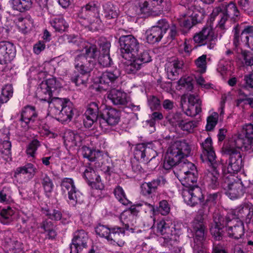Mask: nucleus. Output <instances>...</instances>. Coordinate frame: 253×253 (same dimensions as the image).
I'll use <instances>...</instances> for the list:
<instances>
[{
  "mask_svg": "<svg viewBox=\"0 0 253 253\" xmlns=\"http://www.w3.org/2000/svg\"><path fill=\"white\" fill-rule=\"evenodd\" d=\"M154 151L147 147L143 143L137 144L134 151V158L138 161H141L144 162L145 161V158L147 157V160L149 159L148 155Z\"/></svg>",
  "mask_w": 253,
  "mask_h": 253,
  "instance_id": "obj_29",
  "label": "nucleus"
},
{
  "mask_svg": "<svg viewBox=\"0 0 253 253\" xmlns=\"http://www.w3.org/2000/svg\"><path fill=\"white\" fill-rule=\"evenodd\" d=\"M43 213L49 218L54 220H59L61 219L62 213L61 212L57 210H45L43 211Z\"/></svg>",
  "mask_w": 253,
  "mask_h": 253,
  "instance_id": "obj_58",
  "label": "nucleus"
},
{
  "mask_svg": "<svg viewBox=\"0 0 253 253\" xmlns=\"http://www.w3.org/2000/svg\"><path fill=\"white\" fill-rule=\"evenodd\" d=\"M42 83L47 86V88L50 91V93H53L56 96L58 95L60 90L61 84L56 78H51Z\"/></svg>",
  "mask_w": 253,
  "mask_h": 253,
  "instance_id": "obj_37",
  "label": "nucleus"
},
{
  "mask_svg": "<svg viewBox=\"0 0 253 253\" xmlns=\"http://www.w3.org/2000/svg\"><path fill=\"white\" fill-rule=\"evenodd\" d=\"M40 180L46 195L49 196V194L53 191L54 187L52 179L47 174L42 173Z\"/></svg>",
  "mask_w": 253,
  "mask_h": 253,
  "instance_id": "obj_38",
  "label": "nucleus"
},
{
  "mask_svg": "<svg viewBox=\"0 0 253 253\" xmlns=\"http://www.w3.org/2000/svg\"><path fill=\"white\" fill-rule=\"evenodd\" d=\"M83 140V136L72 131H69L65 136V142L70 147L79 146Z\"/></svg>",
  "mask_w": 253,
  "mask_h": 253,
  "instance_id": "obj_32",
  "label": "nucleus"
},
{
  "mask_svg": "<svg viewBox=\"0 0 253 253\" xmlns=\"http://www.w3.org/2000/svg\"><path fill=\"white\" fill-rule=\"evenodd\" d=\"M74 64L78 72L89 75L94 67L95 60L87 59L84 55L79 54L76 56Z\"/></svg>",
  "mask_w": 253,
  "mask_h": 253,
  "instance_id": "obj_18",
  "label": "nucleus"
},
{
  "mask_svg": "<svg viewBox=\"0 0 253 253\" xmlns=\"http://www.w3.org/2000/svg\"><path fill=\"white\" fill-rule=\"evenodd\" d=\"M197 122L195 121H186L185 119L179 128L183 131L191 132L197 126Z\"/></svg>",
  "mask_w": 253,
  "mask_h": 253,
  "instance_id": "obj_62",
  "label": "nucleus"
},
{
  "mask_svg": "<svg viewBox=\"0 0 253 253\" xmlns=\"http://www.w3.org/2000/svg\"><path fill=\"white\" fill-rule=\"evenodd\" d=\"M170 210V205L167 200H163L159 202V211L162 215H167Z\"/></svg>",
  "mask_w": 253,
  "mask_h": 253,
  "instance_id": "obj_63",
  "label": "nucleus"
},
{
  "mask_svg": "<svg viewBox=\"0 0 253 253\" xmlns=\"http://www.w3.org/2000/svg\"><path fill=\"white\" fill-rule=\"evenodd\" d=\"M233 45L235 47V48H237L238 46L240 45L241 42H242V40L241 38V36H242L241 34V27L238 25H237L235 26L233 29Z\"/></svg>",
  "mask_w": 253,
  "mask_h": 253,
  "instance_id": "obj_51",
  "label": "nucleus"
},
{
  "mask_svg": "<svg viewBox=\"0 0 253 253\" xmlns=\"http://www.w3.org/2000/svg\"><path fill=\"white\" fill-rule=\"evenodd\" d=\"M15 55L16 50L13 43L8 41L0 42V64L4 65L10 62Z\"/></svg>",
  "mask_w": 253,
  "mask_h": 253,
  "instance_id": "obj_15",
  "label": "nucleus"
},
{
  "mask_svg": "<svg viewBox=\"0 0 253 253\" xmlns=\"http://www.w3.org/2000/svg\"><path fill=\"white\" fill-rule=\"evenodd\" d=\"M13 95V87L11 84H5L1 89L0 98L3 102L6 103L9 100Z\"/></svg>",
  "mask_w": 253,
  "mask_h": 253,
  "instance_id": "obj_50",
  "label": "nucleus"
},
{
  "mask_svg": "<svg viewBox=\"0 0 253 253\" xmlns=\"http://www.w3.org/2000/svg\"><path fill=\"white\" fill-rule=\"evenodd\" d=\"M239 14V11L236 4L233 2H230L228 4H223L215 7L212 11V15L219 17L220 19L218 24L220 28H223L228 18H235L238 17Z\"/></svg>",
  "mask_w": 253,
  "mask_h": 253,
  "instance_id": "obj_8",
  "label": "nucleus"
},
{
  "mask_svg": "<svg viewBox=\"0 0 253 253\" xmlns=\"http://www.w3.org/2000/svg\"><path fill=\"white\" fill-rule=\"evenodd\" d=\"M197 175V170L195 169V171H191L190 172L186 174V176H183V178H180L179 180L183 186L189 188L194 186L193 184L197 182L198 179Z\"/></svg>",
  "mask_w": 253,
  "mask_h": 253,
  "instance_id": "obj_34",
  "label": "nucleus"
},
{
  "mask_svg": "<svg viewBox=\"0 0 253 253\" xmlns=\"http://www.w3.org/2000/svg\"><path fill=\"white\" fill-rule=\"evenodd\" d=\"M169 123L175 127H179L185 120L184 114L180 112L169 113L167 117Z\"/></svg>",
  "mask_w": 253,
  "mask_h": 253,
  "instance_id": "obj_33",
  "label": "nucleus"
},
{
  "mask_svg": "<svg viewBox=\"0 0 253 253\" xmlns=\"http://www.w3.org/2000/svg\"><path fill=\"white\" fill-rule=\"evenodd\" d=\"M14 211L10 208L3 209L0 212V222L3 224L10 223L13 219Z\"/></svg>",
  "mask_w": 253,
  "mask_h": 253,
  "instance_id": "obj_39",
  "label": "nucleus"
},
{
  "mask_svg": "<svg viewBox=\"0 0 253 253\" xmlns=\"http://www.w3.org/2000/svg\"><path fill=\"white\" fill-rule=\"evenodd\" d=\"M107 97L114 105L116 106H125L128 103L126 93L121 89H111L108 92Z\"/></svg>",
  "mask_w": 253,
  "mask_h": 253,
  "instance_id": "obj_24",
  "label": "nucleus"
},
{
  "mask_svg": "<svg viewBox=\"0 0 253 253\" xmlns=\"http://www.w3.org/2000/svg\"><path fill=\"white\" fill-rule=\"evenodd\" d=\"M218 115L216 113H213L211 116L207 118V124L206 130L207 131L212 130L217 123Z\"/></svg>",
  "mask_w": 253,
  "mask_h": 253,
  "instance_id": "obj_56",
  "label": "nucleus"
},
{
  "mask_svg": "<svg viewBox=\"0 0 253 253\" xmlns=\"http://www.w3.org/2000/svg\"><path fill=\"white\" fill-rule=\"evenodd\" d=\"M111 228L106 226L99 224L95 228L96 233L101 237H104L108 240Z\"/></svg>",
  "mask_w": 253,
  "mask_h": 253,
  "instance_id": "obj_55",
  "label": "nucleus"
},
{
  "mask_svg": "<svg viewBox=\"0 0 253 253\" xmlns=\"http://www.w3.org/2000/svg\"><path fill=\"white\" fill-rule=\"evenodd\" d=\"M120 76L121 71L118 69L107 70L102 73L99 78V83L107 87H112L114 84L118 82Z\"/></svg>",
  "mask_w": 253,
  "mask_h": 253,
  "instance_id": "obj_23",
  "label": "nucleus"
},
{
  "mask_svg": "<svg viewBox=\"0 0 253 253\" xmlns=\"http://www.w3.org/2000/svg\"><path fill=\"white\" fill-rule=\"evenodd\" d=\"M36 169L31 163L27 164L23 167L16 169L14 172V176L17 179L21 178L22 175H26L25 177V181H27L31 179L35 174Z\"/></svg>",
  "mask_w": 253,
  "mask_h": 253,
  "instance_id": "obj_27",
  "label": "nucleus"
},
{
  "mask_svg": "<svg viewBox=\"0 0 253 253\" xmlns=\"http://www.w3.org/2000/svg\"><path fill=\"white\" fill-rule=\"evenodd\" d=\"M16 21L18 26L22 30L28 29L33 25V20L30 16L18 17Z\"/></svg>",
  "mask_w": 253,
  "mask_h": 253,
  "instance_id": "obj_49",
  "label": "nucleus"
},
{
  "mask_svg": "<svg viewBox=\"0 0 253 253\" xmlns=\"http://www.w3.org/2000/svg\"><path fill=\"white\" fill-rule=\"evenodd\" d=\"M242 56L245 61V64L247 66H251L253 68V56L249 54L248 51L244 50L242 51Z\"/></svg>",
  "mask_w": 253,
  "mask_h": 253,
  "instance_id": "obj_64",
  "label": "nucleus"
},
{
  "mask_svg": "<svg viewBox=\"0 0 253 253\" xmlns=\"http://www.w3.org/2000/svg\"><path fill=\"white\" fill-rule=\"evenodd\" d=\"M192 224V231L194 233V253H206L207 230L202 216L195 218Z\"/></svg>",
  "mask_w": 253,
  "mask_h": 253,
  "instance_id": "obj_4",
  "label": "nucleus"
},
{
  "mask_svg": "<svg viewBox=\"0 0 253 253\" xmlns=\"http://www.w3.org/2000/svg\"><path fill=\"white\" fill-rule=\"evenodd\" d=\"M253 216V208L249 205H244L228 213L226 216L236 220H245L246 223H250Z\"/></svg>",
  "mask_w": 253,
  "mask_h": 253,
  "instance_id": "obj_16",
  "label": "nucleus"
},
{
  "mask_svg": "<svg viewBox=\"0 0 253 253\" xmlns=\"http://www.w3.org/2000/svg\"><path fill=\"white\" fill-rule=\"evenodd\" d=\"M203 149L201 159L203 162L207 164H213L215 161L216 155L213 150L211 138L208 137L201 143Z\"/></svg>",
  "mask_w": 253,
  "mask_h": 253,
  "instance_id": "obj_22",
  "label": "nucleus"
},
{
  "mask_svg": "<svg viewBox=\"0 0 253 253\" xmlns=\"http://www.w3.org/2000/svg\"><path fill=\"white\" fill-rule=\"evenodd\" d=\"M136 55H133L132 58H135L138 62L141 63H146L151 61V56L150 55L147 50H143L140 53H137Z\"/></svg>",
  "mask_w": 253,
  "mask_h": 253,
  "instance_id": "obj_52",
  "label": "nucleus"
},
{
  "mask_svg": "<svg viewBox=\"0 0 253 253\" xmlns=\"http://www.w3.org/2000/svg\"><path fill=\"white\" fill-rule=\"evenodd\" d=\"M233 138L234 146L242 151L247 152L253 156V141L246 142V140L241 137V135L235 136Z\"/></svg>",
  "mask_w": 253,
  "mask_h": 253,
  "instance_id": "obj_30",
  "label": "nucleus"
},
{
  "mask_svg": "<svg viewBox=\"0 0 253 253\" xmlns=\"http://www.w3.org/2000/svg\"><path fill=\"white\" fill-rule=\"evenodd\" d=\"M229 217H224L218 213H214L213 222L211 224L210 230L211 235L214 240L220 241L223 236V228L226 226Z\"/></svg>",
  "mask_w": 253,
  "mask_h": 253,
  "instance_id": "obj_10",
  "label": "nucleus"
},
{
  "mask_svg": "<svg viewBox=\"0 0 253 253\" xmlns=\"http://www.w3.org/2000/svg\"><path fill=\"white\" fill-rule=\"evenodd\" d=\"M98 105L97 102H92L87 105L84 113L85 118L84 119V125L85 127L91 128L94 123L98 121L100 118V108Z\"/></svg>",
  "mask_w": 253,
  "mask_h": 253,
  "instance_id": "obj_14",
  "label": "nucleus"
},
{
  "mask_svg": "<svg viewBox=\"0 0 253 253\" xmlns=\"http://www.w3.org/2000/svg\"><path fill=\"white\" fill-rule=\"evenodd\" d=\"M50 24L56 31L58 32L64 31L68 27L64 18L61 16H58L51 20Z\"/></svg>",
  "mask_w": 253,
  "mask_h": 253,
  "instance_id": "obj_43",
  "label": "nucleus"
},
{
  "mask_svg": "<svg viewBox=\"0 0 253 253\" xmlns=\"http://www.w3.org/2000/svg\"><path fill=\"white\" fill-rule=\"evenodd\" d=\"M37 96L40 100L47 101L49 105L48 114L61 122L70 121L74 114L73 105L68 99L59 98L50 93L42 83L38 88Z\"/></svg>",
  "mask_w": 253,
  "mask_h": 253,
  "instance_id": "obj_2",
  "label": "nucleus"
},
{
  "mask_svg": "<svg viewBox=\"0 0 253 253\" xmlns=\"http://www.w3.org/2000/svg\"><path fill=\"white\" fill-rule=\"evenodd\" d=\"M146 33L147 42L152 44L160 42L165 34L164 30L153 26L148 30Z\"/></svg>",
  "mask_w": 253,
  "mask_h": 253,
  "instance_id": "obj_31",
  "label": "nucleus"
},
{
  "mask_svg": "<svg viewBox=\"0 0 253 253\" xmlns=\"http://www.w3.org/2000/svg\"><path fill=\"white\" fill-rule=\"evenodd\" d=\"M130 211H124L120 215V219L125 225V229L128 230L130 225H133V221L135 219L134 215L131 214Z\"/></svg>",
  "mask_w": 253,
  "mask_h": 253,
  "instance_id": "obj_44",
  "label": "nucleus"
},
{
  "mask_svg": "<svg viewBox=\"0 0 253 253\" xmlns=\"http://www.w3.org/2000/svg\"><path fill=\"white\" fill-rule=\"evenodd\" d=\"M213 164H207L210 169L207 170L205 179L208 185L212 189L216 188L219 184L220 174L217 169V164L215 161Z\"/></svg>",
  "mask_w": 253,
  "mask_h": 253,
  "instance_id": "obj_20",
  "label": "nucleus"
},
{
  "mask_svg": "<svg viewBox=\"0 0 253 253\" xmlns=\"http://www.w3.org/2000/svg\"><path fill=\"white\" fill-rule=\"evenodd\" d=\"M233 138L228 145L222 148V152L225 155L229 156L227 171L228 174H232L239 172L243 167V159L240 152V149L233 145Z\"/></svg>",
  "mask_w": 253,
  "mask_h": 253,
  "instance_id": "obj_5",
  "label": "nucleus"
},
{
  "mask_svg": "<svg viewBox=\"0 0 253 253\" xmlns=\"http://www.w3.org/2000/svg\"><path fill=\"white\" fill-rule=\"evenodd\" d=\"M41 145L40 142L35 139L31 141L27 145L26 153L31 157H34L38 147Z\"/></svg>",
  "mask_w": 253,
  "mask_h": 253,
  "instance_id": "obj_54",
  "label": "nucleus"
},
{
  "mask_svg": "<svg viewBox=\"0 0 253 253\" xmlns=\"http://www.w3.org/2000/svg\"><path fill=\"white\" fill-rule=\"evenodd\" d=\"M114 194L118 201L124 205L127 206L130 202L126 198L122 187L117 186L114 190Z\"/></svg>",
  "mask_w": 253,
  "mask_h": 253,
  "instance_id": "obj_48",
  "label": "nucleus"
},
{
  "mask_svg": "<svg viewBox=\"0 0 253 253\" xmlns=\"http://www.w3.org/2000/svg\"><path fill=\"white\" fill-rule=\"evenodd\" d=\"M88 240V235L84 230L79 229L75 231L70 245V253H79L86 249Z\"/></svg>",
  "mask_w": 253,
  "mask_h": 253,
  "instance_id": "obj_12",
  "label": "nucleus"
},
{
  "mask_svg": "<svg viewBox=\"0 0 253 253\" xmlns=\"http://www.w3.org/2000/svg\"><path fill=\"white\" fill-rule=\"evenodd\" d=\"M82 151L83 157L88 159L91 162L95 161L101 155V152L99 151L92 150L86 146L83 147Z\"/></svg>",
  "mask_w": 253,
  "mask_h": 253,
  "instance_id": "obj_42",
  "label": "nucleus"
},
{
  "mask_svg": "<svg viewBox=\"0 0 253 253\" xmlns=\"http://www.w3.org/2000/svg\"><path fill=\"white\" fill-rule=\"evenodd\" d=\"M241 135V137L246 140V142L253 141V125L247 124L243 126L241 133L237 136Z\"/></svg>",
  "mask_w": 253,
  "mask_h": 253,
  "instance_id": "obj_41",
  "label": "nucleus"
},
{
  "mask_svg": "<svg viewBox=\"0 0 253 253\" xmlns=\"http://www.w3.org/2000/svg\"><path fill=\"white\" fill-rule=\"evenodd\" d=\"M100 118L98 122L100 126L104 130H107V126H115L120 121L121 113L113 108H105L102 112L99 110Z\"/></svg>",
  "mask_w": 253,
  "mask_h": 253,
  "instance_id": "obj_9",
  "label": "nucleus"
},
{
  "mask_svg": "<svg viewBox=\"0 0 253 253\" xmlns=\"http://www.w3.org/2000/svg\"><path fill=\"white\" fill-rule=\"evenodd\" d=\"M184 66L182 59L174 58L166 64L165 69L169 78L171 80H175L178 75L182 72Z\"/></svg>",
  "mask_w": 253,
  "mask_h": 253,
  "instance_id": "obj_21",
  "label": "nucleus"
},
{
  "mask_svg": "<svg viewBox=\"0 0 253 253\" xmlns=\"http://www.w3.org/2000/svg\"><path fill=\"white\" fill-rule=\"evenodd\" d=\"M98 63L104 67L110 66L112 64L113 61L110 54H100L98 57Z\"/></svg>",
  "mask_w": 253,
  "mask_h": 253,
  "instance_id": "obj_60",
  "label": "nucleus"
},
{
  "mask_svg": "<svg viewBox=\"0 0 253 253\" xmlns=\"http://www.w3.org/2000/svg\"><path fill=\"white\" fill-rule=\"evenodd\" d=\"M90 75L82 72H75L71 77V80L77 86H86Z\"/></svg>",
  "mask_w": 253,
  "mask_h": 253,
  "instance_id": "obj_36",
  "label": "nucleus"
},
{
  "mask_svg": "<svg viewBox=\"0 0 253 253\" xmlns=\"http://www.w3.org/2000/svg\"><path fill=\"white\" fill-rule=\"evenodd\" d=\"M104 14L108 19H116L118 16V9L111 3H107L104 6Z\"/></svg>",
  "mask_w": 253,
  "mask_h": 253,
  "instance_id": "obj_40",
  "label": "nucleus"
},
{
  "mask_svg": "<svg viewBox=\"0 0 253 253\" xmlns=\"http://www.w3.org/2000/svg\"><path fill=\"white\" fill-rule=\"evenodd\" d=\"M201 105L197 103L196 105H188V108L186 109L185 113L187 116L194 117L201 111Z\"/></svg>",
  "mask_w": 253,
  "mask_h": 253,
  "instance_id": "obj_57",
  "label": "nucleus"
},
{
  "mask_svg": "<svg viewBox=\"0 0 253 253\" xmlns=\"http://www.w3.org/2000/svg\"><path fill=\"white\" fill-rule=\"evenodd\" d=\"M17 230L23 234L28 235L32 234L35 229V222L33 218L25 217H22L21 223L17 225Z\"/></svg>",
  "mask_w": 253,
  "mask_h": 253,
  "instance_id": "obj_26",
  "label": "nucleus"
},
{
  "mask_svg": "<svg viewBox=\"0 0 253 253\" xmlns=\"http://www.w3.org/2000/svg\"><path fill=\"white\" fill-rule=\"evenodd\" d=\"M157 232L164 236L159 239L161 246L174 252L175 245L177 243L176 236L172 234L171 229L165 221H161L158 223Z\"/></svg>",
  "mask_w": 253,
  "mask_h": 253,
  "instance_id": "obj_7",
  "label": "nucleus"
},
{
  "mask_svg": "<svg viewBox=\"0 0 253 253\" xmlns=\"http://www.w3.org/2000/svg\"><path fill=\"white\" fill-rule=\"evenodd\" d=\"M38 117V113L35 107L32 106H27L22 110L21 113L20 121L22 123H25V127H28L30 123L34 122Z\"/></svg>",
  "mask_w": 253,
  "mask_h": 253,
  "instance_id": "obj_25",
  "label": "nucleus"
},
{
  "mask_svg": "<svg viewBox=\"0 0 253 253\" xmlns=\"http://www.w3.org/2000/svg\"><path fill=\"white\" fill-rule=\"evenodd\" d=\"M85 53L82 54L85 56L87 59L95 60L97 56V47L95 45H91L89 47L86 46L85 48Z\"/></svg>",
  "mask_w": 253,
  "mask_h": 253,
  "instance_id": "obj_59",
  "label": "nucleus"
},
{
  "mask_svg": "<svg viewBox=\"0 0 253 253\" xmlns=\"http://www.w3.org/2000/svg\"><path fill=\"white\" fill-rule=\"evenodd\" d=\"M61 186L63 192H67L70 203L73 205L76 204L81 193L76 188L73 180L69 178H64L62 180Z\"/></svg>",
  "mask_w": 253,
  "mask_h": 253,
  "instance_id": "obj_17",
  "label": "nucleus"
},
{
  "mask_svg": "<svg viewBox=\"0 0 253 253\" xmlns=\"http://www.w3.org/2000/svg\"><path fill=\"white\" fill-rule=\"evenodd\" d=\"M0 154L2 157L7 160L11 156V142L8 139L0 143Z\"/></svg>",
  "mask_w": 253,
  "mask_h": 253,
  "instance_id": "obj_47",
  "label": "nucleus"
},
{
  "mask_svg": "<svg viewBox=\"0 0 253 253\" xmlns=\"http://www.w3.org/2000/svg\"><path fill=\"white\" fill-rule=\"evenodd\" d=\"M226 231L230 237L239 239L244 234V226L243 221L231 218L226 226Z\"/></svg>",
  "mask_w": 253,
  "mask_h": 253,
  "instance_id": "obj_19",
  "label": "nucleus"
},
{
  "mask_svg": "<svg viewBox=\"0 0 253 253\" xmlns=\"http://www.w3.org/2000/svg\"><path fill=\"white\" fill-rule=\"evenodd\" d=\"M221 184L226 195L231 199H235L243 194L249 183L246 181L243 183L241 179L235 178L232 174H224L222 177Z\"/></svg>",
  "mask_w": 253,
  "mask_h": 253,
  "instance_id": "obj_3",
  "label": "nucleus"
},
{
  "mask_svg": "<svg viewBox=\"0 0 253 253\" xmlns=\"http://www.w3.org/2000/svg\"><path fill=\"white\" fill-rule=\"evenodd\" d=\"M207 55L203 54L195 60V64L199 72L203 74L206 72L207 69Z\"/></svg>",
  "mask_w": 253,
  "mask_h": 253,
  "instance_id": "obj_53",
  "label": "nucleus"
},
{
  "mask_svg": "<svg viewBox=\"0 0 253 253\" xmlns=\"http://www.w3.org/2000/svg\"><path fill=\"white\" fill-rule=\"evenodd\" d=\"M190 19L193 21V23L196 24L200 23L204 18V13L203 10L199 9L198 6L194 10H189L188 14Z\"/></svg>",
  "mask_w": 253,
  "mask_h": 253,
  "instance_id": "obj_46",
  "label": "nucleus"
},
{
  "mask_svg": "<svg viewBox=\"0 0 253 253\" xmlns=\"http://www.w3.org/2000/svg\"><path fill=\"white\" fill-rule=\"evenodd\" d=\"M125 233L124 228L119 227L112 228L108 240L110 241L112 243H115L119 246L122 247L125 243Z\"/></svg>",
  "mask_w": 253,
  "mask_h": 253,
  "instance_id": "obj_28",
  "label": "nucleus"
},
{
  "mask_svg": "<svg viewBox=\"0 0 253 253\" xmlns=\"http://www.w3.org/2000/svg\"><path fill=\"white\" fill-rule=\"evenodd\" d=\"M183 197L185 202L191 207L201 203L204 199L202 190L197 186L184 189Z\"/></svg>",
  "mask_w": 253,
  "mask_h": 253,
  "instance_id": "obj_13",
  "label": "nucleus"
},
{
  "mask_svg": "<svg viewBox=\"0 0 253 253\" xmlns=\"http://www.w3.org/2000/svg\"><path fill=\"white\" fill-rule=\"evenodd\" d=\"M141 67V63L134 58L132 61L128 60L126 62L125 69L126 73L133 74L140 70Z\"/></svg>",
  "mask_w": 253,
  "mask_h": 253,
  "instance_id": "obj_45",
  "label": "nucleus"
},
{
  "mask_svg": "<svg viewBox=\"0 0 253 253\" xmlns=\"http://www.w3.org/2000/svg\"><path fill=\"white\" fill-rule=\"evenodd\" d=\"M119 42L121 55L126 59L132 58L139 52V43L131 35L122 36L119 38Z\"/></svg>",
  "mask_w": 253,
  "mask_h": 253,
  "instance_id": "obj_6",
  "label": "nucleus"
},
{
  "mask_svg": "<svg viewBox=\"0 0 253 253\" xmlns=\"http://www.w3.org/2000/svg\"><path fill=\"white\" fill-rule=\"evenodd\" d=\"M150 0H140L139 7L141 13L149 15L152 9Z\"/></svg>",
  "mask_w": 253,
  "mask_h": 253,
  "instance_id": "obj_61",
  "label": "nucleus"
},
{
  "mask_svg": "<svg viewBox=\"0 0 253 253\" xmlns=\"http://www.w3.org/2000/svg\"><path fill=\"white\" fill-rule=\"evenodd\" d=\"M193 40L199 46L207 44L209 49H212L216 44V38L211 28L204 27L195 34Z\"/></svg>",
  "mask_w": 253,
  "mask_h": 253,
  "instance_id": "obj_11",
  "label": "nucleus"
},
{
  "mask_svg": "<svg viewBox=\"0 0 253 253\" xmlns=\"http://www.w3.org/2000/svg\"><path fill=\"white\" fill-rule=\"evenodd\" d=\"M191 148L185 141H177L169 148L163 164L165 169L173 168V172L177 178H183L186 174L196 169L192 163L186 162L185 157L190 153Z\"/></svg>",
  "mask_w": 253,
  "mask_h": 253,
  "instance_id": "obj_1",
  "label": "nucleus"
},
{
  "mask_svg": "<svg viewBox=\"0 0 253 253\" xmlns=\"http://www.w3.org/2000/svg\"><path fill=\"white\" fill-rule=\"evenodd\" d=\"M12 8L20 12L29 10L32 6L31 0H11Z\"/></svg>",
  "mask_w": 253,
  "mask_h": 253,
  "instance_id": "obj_35",
  "label": "nucleus"
}]
</instances>
